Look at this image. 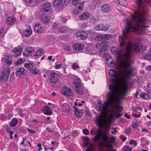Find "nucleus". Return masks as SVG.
Masks as SVG:
<instances>
[{"label":"nucleus","instance_id":"nucleus-1","mask_svg":"<svg viewBox=\"0 0 151 151\" xmlns=\"http://www.w3.org/2000/svg\"><path fill=\"white\" fill-rule=\"evenodd\" d=\"M145 2V0H136L138 10L134 12L132 17L134 24L129 22L126 17L123 19L126 24V29L123 32V36L119 35V38L120 46L126 45L125 58L121 60L117 66V69L120 72L125 73L123 76L122 79H129V76L133 74V70L131 65L132 58L130 56L132 44L131 42L126 41V37L130 36V34L132 32L138 33L142 29L150 27L147 24V21L145 17V9L143 5V4Z\"/></svg>","mask_w":151,"mask_h":151},{"label":"nucleus","instance_id":"nucleus-2","mask_svg":"<svg viewBox=\"0 0 151 151\" xmlns=\"http://www.w3.org/2000/svg\"><path fill=\"white\" fill-rule=\"evenodd\" d=\"M108 89L109 91L107 94V101H105L103 104H102L101 102L100 101L96 106V109L101 111V114L104 113L106 114L109 112V107L111 105L116 110L114 112L116 118H119L122 114L121 113H118V112H122L123 110L122 107L120 106L117 107L116 105L118 104L119 100L116 86L114 84H110Z\"/></svg>","mask_w":151,"mask_h":151},{"label":"nucleus","instance_id":"nucleus-3","mask_svg":"<svg viewBox=\"0 0 151 151\" xmlns=\"http://www.w3.org/2000/svg\"><path fill=\"white\" fill-rule=\"evenodd\" d=\"M98 133L96 135L95 137V141L97 142L101 139H102L103 141L106 143V146L107 147H110L109 143L111 142H113L115 138L109 137L108 136V132L107 131L102 132L101 129H98Z\"/></svg>","mask_w":151,"mask_h":151},{"label":"nucleus","instance_id":"nucleus-4","mask_svg":"<svg viewBox=\"0 0 151 151\" xmlns=\"http://www.w3.org/2000/svg\"><path fill=\"white\" fill-rule=\"evenodd\" d=\"M97 115L95 117V122L96 124L99 127H102L104 128L106 130V131H104L105 132L109 131L110 130V126H107V124L109 122V120L106 116L104 117L105 120L103 121L101 119V114Z\"/></svg>","mask_w":151,"mask_h":151},{"label":"nucleus","instance_id":"nucleus-5","mask_svg":"<svg viewBox=\"0 0 151 151\" xmlns=\"http://www.w3.org/2000/svg\"><path fill=\"white\" fill-rule=\"evenodd\" d=\"M46 73L50 77V84L51 86H53L58 81V76L55 72L49 71H47Z\"/></svg>","mask_w":151,"mask_h":151},{"label":"nucleus","instance_id":"nucleus-6","mask_svg":"<svg viewBox=\"0 0 151 151\" xmlns=\"http://www.w3.org/2000/svg\"><path fill=\"white\" fill-rule=\"evenodd\" d=\"M24 65L30 70V73L34 75L38 74L40 73V70L34 67V63L32 61H28L27 63H24Z\"/></svg>","mask_w":151,"mask_h":151},{"label":"nucleus","instance_id":"nucleus-7","mask_svg":"<svg viewBox=\"0 0 151 151\" xmlns=\"http://www.w3.org/2000/svg\"><path fill=\"white\" fill-rule=\"evenodd\" d=\"M110 27L109 24H105V23L101 22L96 25L94 28L96 30L106 31L110 28Z\"/></svg>","mask_w":151,"mask_h":151},{"label":"nucleus","instance_id":"nucleus-8","mask_svg":"<svg viewBox=\"0 0 151 151\" xmlns=\"http://www.w3.org/2000/svg\"><path fill=\"white\" fill-rule=\"evenodd\" d=\"M9 74V68L7 67L5 68L3 72L0 75V81L3 82L6 81L8 79Z\"/></svg>","mask_w":151,"mask_h":151},{"label":"nucleus","instance_id":"nucleus-9","mask_svg":"<svg viewBox=\"0 0 151 151\" xmlns=\"http://www.w3.org/2000/svg\"><path fill=\"white\" fill-rule=\"evenodd\" d=\"M61 93L64 95H67L71 97H73V91L70 88L66 87H64L61 90Z\"/></svg>","mask_w":151,"mask_h":151},{"label":"nucleus","instance_id":"nucleus-10","mask_svg":"<svg viewBox=\"0 0 151 151\" xmlns=\"http://www.w3.org/2000/svg\"><path fill=\"white\" fill-rule=\"evenodd\" d=\"M22 50V47L19 46L14 48L12 50L13 52V55L15 57L19 56L21 54Z\"/></svg>","mask_w":151,"mask_h":151},{"label":"nucleus","instance_id":"nucleus-11","mask_svg":"<svg viewBox=\"0 0 151 151\" xmlns=\"http://www.w3.org/2000/svg\"><path fill=\"white\" fill-rule=\"evenodd\" d=\"M51 4L49 3H46L42 6V10L43 12H47L50 11L51 9Z\"/></svg>","mask_w":151,"mask_h":151},{"label":"nucleus","instance_id":"nucleus-12","mask_svg":"<svg viewBox=\"0 0 151 151\" xmlns=\"http://www.w3.org/2000/svg\"><path fill=\"white\" fill-rule=\"evenodd\" d=\"M34 52V51L32 47H28L26 48L24 51L23 52V53L24 56H31L32 55V53H33Z\"/></svg>","mask_w":151,"mask_h":151},{"label":"nucleus","instance_id":"nucleus-13","mask_svg":"<svg viewBox=\"0 0 151 151\" xmlns=\"http://www.w3.org/2000/svg\"><path fill=\"white\" fill-rule=\"evenodd\" d=\"M133 47L136 51V52L138 53L143 52L144 50L143 48V46L138 43L134 44L133 46Z\"/></svg>","mask_w":151,"mask_h":151},{"label":"nucleus","instance_id":"nucleus-14","mask_svg":"<svg viewBox=\"0 0 151 151\" xmlns=\"http://www.w3.org/2000/svg\"><path fill=\"white\" fill-rule=\"evenodd\" d=\"M50 17L44 14H42L40 19L41 21L43 22V23L45 24H48L50 21Z\"/></svg>","mask_w":151,"mask_h":151},{"label":"nucleus","instance_id":"nucleus-15","mask_svg":"<svg viewBox=\"0 0 151 151\" xmlns=\"http://www.w3.org/2000/svg\"><path fill=\"white\" fill-rule=\"evenodd\" d=\"M77 37H80L81 40H85L87 38L88 35L85 31L79 32L77 33Z\"/></svg>","mask_w":151,"mask_h":151},{"label":"nucleus","instance_id":"nucleus-16","mask_svg":"<svg viewBox=\"0 0 151 151\" xmlns=\"http://www.w3.org/2000/svg\"><path fill=\"white\" fill-rule=\"evenodd\" d=\"M79 5L78 6V7L75 9L74 13L76 15H78L81 11L84 5V3L81 2L79 4Z\"/></svg>","mask_w":151,"mask_h":151},{"label":"nucleus","instance_id":"nucleus-17","mask_svg":"<svg viewBox=\"0 0 151 151\" xmlns=\"http://www.w3.org/2000/svg\"><path fill=\"white\" fill-rule=\"evenodd\" d=\"M84 46L82 43H76L74 45L73 48L75 50L81 51L83 49Z\"/></svg>","mask_w":151,"mask_h":151},{"label":"nucleus","instance_id":"nucleus-18","mask_svg":"<svg viewBox=\"0 0 151 151\" xmlns=\"http://www.w3.org/2000/svg\"><path fill=\"white\" fill-rule=\"evenodd\" d=\"M25 69L22 68H17L16 70V76H20L24 75Z\"/></svg>","mask_w":151,"mask_h":151},{"label":"nucleus","instance_id":"nucleus-19","mask_svg":"<svg viewBox=\"0 0 151 151\" xmlns=\"http://www.w3.org/2000/svg\"><path fill=\"white\" fill-rule=\"evenodd\" d=\"M109 76L111 77H114L113 82H115L118 79L117 75L116 73V71L113 70L111 69L109 71Z\"/></svg>","mask_w":151,"mask_h":151},{"label":"nucleus","instance_id":"nucleus-20","mask_svg":"<svg viewBox=\"0 0 151 151\" xmlns=\"http://www.w3.org/2000/svg\"><path fill=\"white\" fill-rule=\"evenodd\" d=\"M28 26L29 27V29L24 30L23 33V35L25 37H28L30 36L32 34V30L30 29L31 27L29 25Z\"/></svg>","mask_w":151,"mask_h":151},{"label":"nucleus","instance_id":"nucleus-21","mask_svg":"<svg viewBox=\"0 0 151 151\" xmlns=\"http://www.w3.org/2000/svg\"><path fill=\"white\" fill-rule=\"evenodd\" d=\"M74 91L76 93L80 95L83 94L84 93V89L81 86L76 87Z\"/></svg>","mask_w":151,"mask_h":151},{"label":"nucleus","instance_id":"nucleus-22","mask_svg":"<svg viewBox=\"0 0 151 151\" xmlns=\"http://www.w3.org/2000/svg\"><path fill=\"white\" fill-rule=\"evenodd\" d=\"M42 111H44V113L45 114L47 115H50L52 113V111L50 110L49 107L47 106H45L43 109H42Z\"/></svg>","mask_w":151,"mask_h":151},{"label":"nucleus","instance_id":"nucleus-23","mask_svg":"<svg viewBox=\"0 0 151 151\" xmlns=\"http://www.w3.org/2000/svg\"><path fill=\"white\" fill-rule=\"evenodd\" d=\"M111 10V7L107 4H104L102 6L101 11L103 12L108 13Z\"/></svg>","mask_w":151,"mask_h":151},{"label":"nucleus","instance_id":"nucleus-24","mask_svg":"<svg viewBox=\"0 0 151 151\" xmlns=\"http://www.w3.org/2000/svg\"><path fill=\"white\" fill-rule=\"evenodd\" d=\"M89 14L87 13L84 12L78 16V18L81 19L85 20L87 19L89 17Z\"/></svg>","mask_w":151,"mask_h":151},{"label":"nucleus","instance_id":"nucleus-25","mask_svg":"<svg viewBox=\"0 0 151 151\" xmlns=\"http://www.w3.org/2000/svg\"><path fill=\"white\" fill-rule=\"evenodd\" d=\"M43 49L42 48L37 50L36 52V54L35 55L36 58H38L42 55L43 54Z\"/></svg>","mask_w":151,"mask_h":151},{"label":"nucleus","instance_id":"nucleus-26","mask_svg":"<svg viewBox=\"0 0 151 151\" xmlns=\"http://www.w3.org/2000/svg\"><path fill=\"white\" fill-rule=\"evenodd\" d=\"M9 55H4L2 58V60L6 63L8 66L9 65Z\"/></svg>","mask_w":151,"mask_h":151},{"label":"nucleus","instance_id":"nucleus-27","mask_svg":"<svg viewBox=\"0 0 151 151\" xmlns=\"http://www.w3.org/2000/svg\"><path fill=\"white\" fill-rule=\"evenodd\" d=\"M100 129V128H99L98 129L96 128L95 127H93L91 129V131L90 132V134L91 135H96L94 137V140L95 141V137L96 135L98 134V129Z\"/></svg>","mask_w":151,"mask_h":151},{"label":"nucleus","instance_id":"nucleus-28","mask_svg":"<svg viewBox=\"0 0 151 151\" xmlns=\"http://www.w3.org/2000/svg\"><path fill=\"white\" fill-rule=\"evenodd\" d=\"M73 84L75 88L81 86L80 79H75L73 81Z\"/></svg>","mask_w":151,"mask_h":151},{"label":"nucleus","instance_id":"nucleus-29","mask_svg":"<svg viewBox=\"0 0 151 151\" xmlns=\"http://www.w3.org/2000/svg\"><path fill=\"white\" fill-rule=\"evenodd\" d=\"M63 0H54L53 2V6L54 7H57L60 5L62 1Z\"/></svg>","mask_w":151,"mask_h":151},{"label":"nucleus","instance_id":"nucleus-30","mask_svg":"<svg viewBox=\"0 0 151 151\" xmlns=\"http://www.w3.org/2000/svg\"><path fill=\"white\" fill-rule=\"evenodd\" d=\"M17 122L16 118H13L10 123V126L12 127H15L17 124Z\"/></svg>","mask_w":151,"mask_h":151},{"label":"nucleus","instance_id":"nucleus-31","mask_svg":"<svg viewBox=\"0 0 151 151\" xmlns=\"http://www.w3.org/2000/svg\"><path fill=\"white\" fill-rule=\"evenodd\" d=\"M16 20L15 17L10 16V25H13L16 22Z\"/></svg>","mask_w":151,"mask_h":151},{"label":"nucleus","instance_id":"nucleus-32","mask_svg":"<svg viewBox=\"0 0 151 151\" xmlns=\"http://www.w3.org/2000/svg\"><path fill=\"white\" fill-rule=\"evenodd\" d=\"M139 96L141 98L145 99H147L149 98V95L146 93H141Z\"/></svg>","mask_w":151,"mask_h":151},{"label":"nucleus","instance_id":"nucleus-33","mask_svg":"<svg viewBox=\"0 0 151 151\" xmlns=\"http://www.w3.org/2000/svg\"><path fill=\"white\" fill-rule=\"evenodd\" d=\"M98 19L95 17H92L90 19V22L92 24H94L95 23L97 22Z\"/></svg>","mask_w":151,"mask_h":151},{"label":"nucleus","instance_id":"nucleus-34","mask_svg":"<svg viewBox=\"0 0 151 151\" xmlns=\"http://www.w3.org/2000/svg\"><path fill=\"white\" fill-rule=\"evenodd\" d=\"M149 54H150L149 53H148L147 54H145L144 53H143V58L147 60H151V56Z\"/></svg>","mask_w":151,"mask_h":151},{"label":"nucleus","instance_id":"nucleus-35","mask_svg":"<svg viewBox=\"0 0 151 151\" xmlns=\"http://www.w3.org/2000/svg\"><path fill=\"white\" fill-rule=\"evenodd\" d=\"M35 31L37 33L41 34L43 32L44 29L42 27H40L38 28L37 29H35Z\"/></svg>","mask_w":151,"mask_h":151},{"label":"nucleus","instance_id":"nucleus-36","mask_svg":"<svg viewBox=\"0 0 151 151\" xmlns=\"http://www.w3.org/2000/svg\"><path fill=\"white\" fill-rule=\"evenodd\" d=\"M111 51L114 54H117L119 53V51L117 48L115 47H112L111 49Z\"/></svg>","mask_w":151,"mask_h":151},{"label":"nucleus","instance_id":"nucleus-37","mask_svg":"<svg viewBox=\"0 0 151 151\" xmlns=\"http://www.w3.org/2000/svg\"><path fill=\"white\" fill-rule=\"evenodd\" d=\"M104 39L103 35H97L95 37V40L97 41H100Z\"/></svg>","mask_w":151,"mask_h":151},{"label":"nucleus","instance_id":"nucleus-38","mask_svg":"<svg viewBox=\"0 0 151 151\" xmlns=\"http://www.w3.org/2000/svg\"><path fill=\"white\" fill-rule=\"evenodd\" d=\"M24 59H22L20 58L15 62V64L16 65H21L23 63V62L24 61Z\"/></svg>","mask_w":151,"mask_h":151},{"label":"nucleus","instance_id":"nucleus-39","mask_svg":"<svg viewBox=\"0 0 151 151\" xmlns=\"http://www.w3.org/2000/svg\"><path fill=\"white\" fill-rule=\"evenodd\" d=\"M73 107L75 109V114H76L77 116H80L81 115V113L78 111L79 110L77 108H75L74 106H73Z\"/></svg>","mask_w":151,"mask_h":151},{"label":"nucleus","instance_id":"nucleus-40","mask_svg":"<svg viewBox=\"0 0 151 151\" xmlns=\"http://www.w3.org/2000/svg\"><path fill=\"white\" fill-rule=\"evenodd\" d=\"M109 42L108 41L104 40V41L101 42L100 43L101 46H106L107 47L108 45L109 44Z\"/></svg>","mask_w":151,"mask_h":151},{"label":"nucleus","instance_id":"nucleus-41","mask_svg":"<svg viewBox=\"0 0 151 151\" xmlns=\"http://www.w3.org/2000/svg\"><path fill=\"white\" fill-rule=\"evenodd\" d=\"M132 150L131 148L128 146L124 147L123 148V151H131Z\"/></svg>","mask_w":151,"mask_h":151},{"label":"nucleus","instance_id":"nucleus-42","mask_svg":"<svg viewBox=\"0 0 151 151\" xmlns=\"http://www.w3.org/2000/svg\"><path fill=\"white\" fill-rule=\"evenodd\" d=\"M101 47L100 48L99 51L100 52H103L104 51L105 52V51L107 50L108 47L105 46H101Z\"/></svg>","mask_w":151,"mask_h":151},{"label":"nucleus","instance_id":"nucleus-43","mask_svg":"<svg viewBox=\"0 0 151 151\" xmlns=\"http://www.w3.org/2000/svg\"><path fill=\"white\" fill-rule=\"evenodd\" d=\"M104 39L109 40L111 38V35L110 34L104 35H103Z\"/></svg>","mask_w":151,"mask_h":151},{"label":"nucleus","instance_id":"nucleus-44","mask_svg":"<svg viewBox=\"0 0 151 151\" xmlns=\"http://www.w3.org/2000/svg\"><path fill=\"white\" fill-rule=\"evenodd\" d=\"M124 132L126 134L128 135L131 133L132 129L130 128H128L124 130Z\"/></svg>","mask_w":151,"mask_h":151},{"label":"nucleus","instance_id":"nucleus-45","mask_svg":"<svg viewBox=\"0 0 151 151\" xmlns=\"http://www.w3.org/2000/svg\"><path fill=\"white\" fill-rule=\"evenodd\" d=\"M60 31L61 33H65L67 31V28L65 27H62L60 28Z\"/></svg>","mask_w":151,"mask_h":151},{"label":"nucleus","instance_id":"nucleus-46","mask_svg":"<svg viewBox=\"0 0 151 151\" xmlns=\"http://www.w3.org/2000/svg\"><path fill=\"white\" fill-rule=\"evenodd\" d=\"M105 56L106 57V60L107 61H109V60L112 58V57L111 55L109 53H106L105 54Z\"/></svg>","mask_w":151,"mask_h":151},{"label":"nucleus","instance_id":"nucleus-47","mask_svg":"<svg viewBox=\"0 0 151 151\" xmlns=\"http://www.w3.org/2000/svg\"><path fill=\"white\" fill-rule=\"evenodd\" d=\"M72 3L73 4V5H78V6H79V4L81 3H79V0H73L72 1Z\"/></svg>","mask_w":151,"mask_h":151},{"label":"nucleus","instance_id":"nucleus-48","mask_svg":"<svg viewBox=\"0 0 151 151\" xmlns=\"http://www.w3.org/2000/svg\"><path fill=\"white\" fill-rule=\"evenodd\" d=\"M4 127L6 129V132L8 133H9V126L7 124H5L4 125Z\"/></svg>","mask_w":151,"mask_h":151},{"label":"nucleus","instance_id":"nucleus-49","mask_svg":"<svg viewBox=\"0 0 151 151\" xmlns=\"http://www.w3.org/2000/svg\"><path fill=\"white\" fill-rule=\"evenodd\" d=\"M64 49L66 50H70L71 47L70 46L65 45L64 47Z\"/></svg>","mask_w":151,"mask_h":151},{"label":"nucleus","instance_id":"nucleus-50","mask_svg":"<svg viewBox=\"0 0 151 151\" xmlns=\"http://www.w3.org/2000/svg\"><path fill=\"white\" fill-rule=\"evenodd\" d=\"M5 16L6 17V23L8 25H9V17H6V15H5Z\"/></svg>","mask_w":151,"mask_h":151},{"label":"nucleus","instance_id":"nucleus-51","mask_svg":"<svg viewBox=\"0 0 151 151\" xmlns=\"http://www.w3.org/2000/svg\"><path fill=\"white\" fill-rule=\"evenodd\" d=\"M83 132L85 135H88L89 134V131L86 129H85L83 130Z\"/></svg>","mask_w":151,"mask_h":151},{"label":"nucleus","instance_id":"nucleus-52","mask_svg":"<svg viewBox=\"0 0 151 151\" xmlns=\"http://www.w3.org/2000/svg\"><path fill=\"white\" fill-rule=\"evenodd\" d=\"M129 143L130 144H133L134 145L136 146L137 145V143L136 141L132 139V140L130 141Z\"/></svg>","mask_w":151,"mask_h":151},{"label":"nucleus","instance_id":"nucleus-53","mask_svg":"<svg viewBox=\"0 0 151 151\" xmlns=\"http://www.w3.org/2000/svg\"><path fill=\"white\" fill-rule=\"evenodd\" d=\"M85 50L86 52L88 53L91 51V49L88 47H85Z\"/></svg>","mask_w":151,"mask_h":151},{"label":"nucleus","instance_id":"nucleus-54","mask_svg":"<svg viewBox=\"0 0 151 151\" xmlns=\"http://www.w3.org/2000/svg\"><path fill=\"white\" fill-rule=\"evenodd\" d=\"M138 126V124L137 122L132 123V127L133 128H136Z\"/></svg>","mask_w":151,"mask_h":151},{"label":"nucleus","instance_id":"nucleus-55","mask_svg":"<svg viewBox=\"0 0 151 151\" xmlns=\"http://www.w3.org/2000/svg\"><path fill=\"white\" fill-rule=\"evenodd\" d=\"M70 0H64L63 3L64 5H67L69 4L70 2Z\"/></svg>","mask_w":151,"mask_h":151},{"label":"nucleus","instance_id":"nucleus-56","mask_svg":"<svg viewBox=\"0 0 151 151\" xmlns=\"http://www.w3.org/2000/svg\"><path fill=\"white\" fill-rule=\"evenodd\" d=\"M83 144L85 147H87L88 144V141H84Z\"/></svg>","mask_w":151,"mask_h":151},{"label":"nucleus","instance_id":"nucleus-57","mask_svg":"<svg viewBox=\"0 0 151 151\" xmlns=\"http://www.w3.org/2000/svg\"><path fill=\"white\" fill-rule=\"evenodd\" d=\"M79 67V66L78 65H76V63H74L73 65V68L75 69L76 68H78Z\"/></svg>","mask_w":151,"mask_h":151},{"label":"nucleus","instance_id":"nucleus-58","mask_svg":"<svg viewBox=\"0 0 151 151\" xmlns=\"http://www.w3.org/2000/svg\"><path fill=\"white\" fill-rule=\"evenodd\" d=\"M109 65L110 67H113L115 65V63L114 61H111L109 63Z\"/></svg>","mask_w":151,"mask_h":151},{"label":"nucleus","instance_id":"nucleus-59","mask_svg":"<svg viewBox=\"0 0 151 151\" xmlns=\"http://www.w3.org/2000/svg\"><path fill=\"white\" fill-rule=\"evenodd\" d=\"M62 66V64H57L55 66V68L56 69H58L60 68Z\"/></svg>","mask_w":151,"mask_h":151},{"label":"nucleus","instance_id":"nucleus-60","mask_svg":"<svg viewBox=\"0 0 151 151\" xmlns=\"http://www.w3.org/2000/svg\"><path fill=\"white\" fill-rule=\"evenodd\" d=\"M37 146L39 147V149L38 150V151H40L42 150V148L41 147V144H38Z\"/></svg>","mask_w":151,"mask_h":151},{"label":"nucleus","instance_id":"nucleus-61","mask_svg":"<svg viewBox=\"0 0 151 151\" xmlns=\"http://www.w3.org/2000/svg\"><path fill=\"white\" fill-rule=\"evenodd\" d=\"M23 1L25 3L27 4H29L32 2V0H23Z\"/></svg>","mask_w":151,"mask_h":151},{"label":"nucleus","instance_id":"nucleus-62","mask_svg":"<svg viewBox=\"0 0 151 151\" xmlns=\"http://www.w3.org/2000/svg\"><path fill=\"white\" fill-rule=\"evenodd\" d=\"M40 24L38 23H37L35 24L34 26V29H37L38 28L40 27Z\"/></svg>","mask_w":151,"mask_h":151},{"label":"nucleus","instance_id":"nucleus-63","mask_svg":"<svg viewBox=\"0 0 151 151\" xmlns=\"http://www.w3.org/2000/svg\"><path fill=\"white\" fill-rule=\"evenodd\" d=\"M6 119V117L5 116L1 115L0 116V119L2 120H5Z\"/></svg>","mask_w":151,"mask_h":151},{"label":"nucleus","instance_id":"nucleus-64","mask_svg":"<svg viewBox=\"0 0 151 151\" xmlns=\"http://www.w3.org/2000/svg\"><path fill=\"white\" fill-rule=\"evenodd\" d=\"M86 114L87 115H88L89 116H90L91 115V112L88 110H86Z\"/></svg>","mask_w":151,"mask_h":151}]
</instances>
